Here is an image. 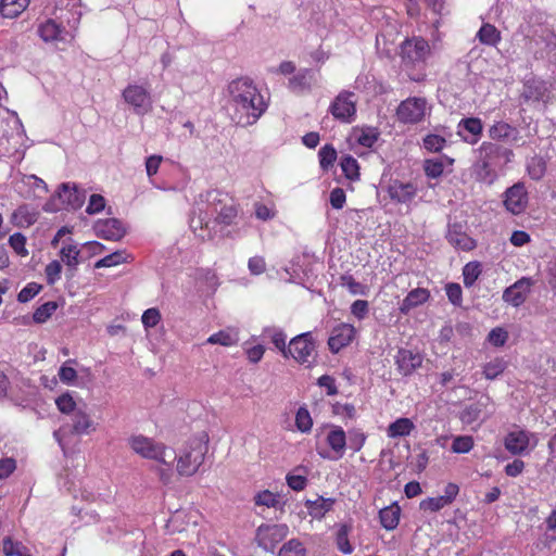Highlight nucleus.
<instances>
[{"instance_id": "32", "label": "nucleus", "mask_w": 556, "mask_h": 556, "mask_svg": "<svg viewBox=\"0 0 556 556\" xmlns=\"http://www.w3.org/2000/svg\"><path fill=\"white\" fill-rule=\"evenodd\" d=\"M333 503L334 500L332 498L317 497L314 501H307L306 507L311 516L321 518L332 508Z\"/></svg>"}, {"instance_id": "28", "label": "nucleus", "mask_w": 556, "mask_h": 556, "mask_svg": "<svg viewBox=\"0 0 556 556\" xmlns=\"http://www.w3.org/2000/svg\"><path fill=\"white\" fill-rule=\"evenodd\" d=\"M326 441L336 453L337 458H341L345 452L346 434L339 426H332L327 434Z\"/></svg>"}, {"instance_id": "31", "label": "nucleus", "mask_w": 556, "mask_h": 556, "mask_svg": "<svg viewBox=\"0 0 556 556\" xmlns=\"http://www.w3.org/2000/svg\"><path fill=\"white\" fill-rule=\"evenodd\" d=\"M29 0H0V13L3 17L14 18L28 5Z\"/></svg>"}, {"instance_id": "52", "label": "nucleus", "mask_w": 556, "mask_h": 556, "mask_svg": "<svg viewBox=\"0 0 556 556\" xmlns=\"http://www.w3.org/2000/svg\"><path fill=\"white\" fill-rule=\"evenodd\" d=\"M10 247L16 252V254L21 256H26L28 254L27 249L25 248L26 244V238L24 235L16 232L13 233L9 238Z\"/></svg>"}, {"instance_id": "17", "label": "nucleus", "mask_w": 556, "mask_h": 556, "mask_svg": "<svg viewBox=\"0 0 556 556\" xmlns=\"http://www.w3.org/2000/svg\"><path fill=\"white\" fill-rule=\"evenodd\" d=\"M355 336V328L350 324H340L334 327L328 340L331 352L338 353L340 350L349 345Z\"/></svg>"}, {"instance_id": "60", "label": "nucleus", "mask_w": 556, "mask_h": 556, "mask_svg": "<svg viewBox=\"0 0 556 556\" xmlns=\"http://www.w3.org/2000/svg\"><path fill=\"white\" fill-rule=\"evenodd\" d=\"M546 527L545 541L546 544L551 546V543L556 542V509L547 517Z\"/></svg>"}, {"instance_id": "25", "label": "nucleus", "mask_w": 556, "mask_h": 556, "mask_svg": "<svg viewBox=\"0 0 556 556\" xmlns=\"http://www.w3.org/2000/svg\"><path fill=\"white\" fill-rule=\"evenodd\" d=\"M96 430V424L91 417L81 409L75 410L72 417V430L73 434H88Z\"/></svg>"}, {"instance_id": "24", "label": "nucleus", "mask_w": 556, "mask_h": 556, "mask_svg": "<svg viewBox=\"0 0 556 556\" xmlns=\"http://www.w3.org/2000/svg\"><path fill=\"white\" fill-rule=\"evenodd\" d=\"M458 129L459 131L464 129L469 134L468 136H464L466 142L476 144L482 135L483 125L478 117H467L458 123Z\"/></svg>"}, {"instance_id": "12", "label": "nucleus", "mask_w": 556, "mask_h": 556, "mask_svg": "<svg viewBox=\"0 0 556 556\" xmlns=\"http://www.w3.org/2000/svg\"><path fill=\"white\" fill-rule=\"evenodd\" d=\"M201 201L198 203V213L190 218V228L193 233L203 241L213 239L214 235L210 227L212 223V216L208 206L204 208Z\"/></svg>"}, {"instance_id": "35", "label": "nucleus", "mask_w": 556, "mask_h": 556, "mask_svg": "<svg viewBox=\"0 0 556 556\" xmlns=\"http://www.w3.org/2000/svg\"><path fill=\"white\" fill-rule=\"evenodd\" d=\"M239 338L236 331L222 330L210 336L206 340V343L220 344L223 346H231L237 344Z\"/></svg>"}, {"instance_id": "27", "label": "nucleus", "mask_w": 556, "mask_h": 556, "mask_svg": "<svg viewBox=\"0 0 556 556\" xmlns=\"http://www.w3.org/2000/svg\"><path fill=\"white\" fill-rule=\"evenodd\" d=\"M430 292L425 288H416L412 290L400 305L402 314H408L413 308L428 301Z\"/></svg>"}, {"instance_id": "9", "label": "nucleus", "mask_w": 556, "mask_h": 556, "mask_svg": "<svg viewBox=\"0 0 556 556\" xmlns=\"http://www.w3.org/2000/svg\"><path fill=\"white\" fill-rule=\"evenodd\" d=\"M315 342L309 332L293 338L288 345V356H292L300 364L308 366L314 361Z\"/></svg>"}, {"instance_id": "11", "label": "nucleus", "mask_w": 556, "mask_h": 556, "mask_svg": "<svg viewBox=\"0 0 556 556\" xmlns=\"http://www.w3.org/2000/svg\"><path fill=\"white\" fill-rule=\"evenodd\" d=\"M430 54L428 41L421 37L406 39L401 45V56L408 63L424 62Z\"/></svg>"}, {"instance_id": "55", "label": "nucleus", "mask_w": 556, "mask_h": 556, "mask_svg": "<svg viewBox=\"0 0 556 556\" xmlns=\"http://www.w3.org/2000/svg\"><path fill=\"white\" fill-rule=\"evenodd\" d=\"M105 204L106 201L101 194H91L86 207V213L89 215L98 214L104 210Z\"/></svg>"}, {"instance_id": "58", "label": "nucleus", "mask_w": 556, "mask_h": 556, "mask_svg": "<svg viewBox=\"0 0 556 556\" xmlns=\"http://www.w3.org/2000/svg\"><path fill=\"white\" fill-rule=\"evenodd\" d=\"M488 339L492 345L503 346L508 339V333L503 328L497 327L490 331Z\"/></svg>"}, {"instance_id": "57", "label": "nucleus", "mask_w": 556, "mask_h": 556, "mask_svg": "<svg viewBox=\"0 0 556 556\" xmlns=\"http://www.w3.org/2000/svg\"><path fill=\"white\" fill-rule=\"evenodd\" d=\"M141 320L146 328H153L160 323L161 313L157 308H148L143 312Z\"/></svg>"}, {"instance_id": "61", "label": "nucleus", "mask_w": 556, "mask_h": 556, "mask_svg": "<svg viewBox=\"0 0 556 556\" xmlns=\"http://www.w3.org/2000/svg\"><path fill=\"white\" fill-rule=\"evenodd\" d=\"M366 441V435L359 430H352L349 432V444L354 452L362 450Z\"/></svg>"}, {"instance_id": "63", "label": "nucleus", "mask_w": 556, "mask_h": 556, "mask_svg": "<svg viewBox=\"0 0 556 556\" xmlns=\"http://www.w3.org/2000/svg\"><path fill=\"white\" fill-rule=\"evenodd\" d=\"M481 404L477 403L467 407L462 414V420L466 424H471L480 418Z\"/></svg>"}, {"instance_id": "38", "label": "nucleus", "mask_w": 556, "mask_h": 556, "mask_svg": "<svg viewBox=\"0 0 556 556\" xmlns=\"http://www.w3.org/2000/svg\"><path fill=\"white\" fill-rule=\"evenodd\" d=\"M127 254L125 251H115L103 258L99 260L96 264V268L112 267L126 262Z\"/></svg>"}, {"instance_id": "23", "label": "nucleus", "mask_w": 556, "mask_h": 556, "mask_svg": "<svg viewBox=\"0 0 556 556\" xmlns=\"http://www.w3.org/2000/svg\"><path fill=\"white\" fill-rule=\"evenodd\" d=\"M315 73L309 68L300 70L289 79V88L298 93L309 91L316 84Z\"/></svg>"}, {"instance_id": "40", "label": "nucleus", "mask_w": 556, "mask_h": 556, "mask_svg": "<svg viewBox=\"0 0 556 556\" xmlns=\"http://www.w3.org/2000/svg\"><path fill=\"white\" fill-rule=\"evenodd\" d=\"M56 308L58 305L55 302H46L35 311L33 318L36 323L42 324L51 317V315L56 311Z\"/></svg>"}, {"instance_id": "62", "label": "nucleus", "mask_w": 556, "mask_h": 556, "mask_svg": "<svg viewBox=\"0 0 556 556\" xmlns=\"http://www.w3.org/2000/svg\"><path fill=\"white\" fill-rule=\"evenodd\" d=\"M62 266L59 261H52L46 267V277L49 285H53L60 279Z\"/></svg>"}, {"instance_id": "7", "label": "nucleus", "mask_w": 556, "mask_h": 556, "mask_svg": "<svg viewBox=\"0 0 556 556\" xmlns=\"http://www.w3.org/2000/svg\"><path fill=\"white\" fill-rule=\"evenodd\" d=\"M123 99L138 115H146L152 111V98L149 90L137 84H129L123 90Z\"/></svg>"}, {"instance_id": "22", "label": "nucleus", "mask_w": 556, "mask_h": 556, "mask_svg": "<svg viewBox=\"0 0 556 556\" xmlns=\"http://www.w3.org/2000/svg\"><path fill=\"white\" fill-rule=\"evenodd\" d=\"M391 200L397 203H408L417 194V188L412 182L393 181L388 189Z\"/></svg>"}, {"instance_id": "39", "label": "nucleus", "mask_w": 556, "mask_h": 556, "mask_svg": "<svg viewBox=\"0 0 556 556\" xmlns=\"http://www.w3.org/2000/svg\"><path fill=\"white\" fill-rule=\"evenodd\" d=\"M79 249L75 244L65 245L61 249V258L70 267L76 268L78 265Z\"/></svg>"}, {"instance_id": "5", "label": "nucleus", "mask_w": 556, "mask_h": 556, "mask_svg": "<svg viewBox=\"0 0 556 556\" xmlns=\"http://www.w3.org/2000/svg\"><path fill=\"white\" fill-rule=\"evenodd\" d=\"M200 199L208 206L211 216H214V223L230 226L237 218V207L228 203L226 197H223L219 191H206L204 194H200Z\"/></svg>"}, {"instance_id": "34", "label": "nucleus", "mask_w": 556, "mask_h": 556, "mask_svg": "<svg viewBox=\"0 0 556 556\" xmlns=\"http://www.w3.org/2000/svg\"><path fill=\"white\" fill-rule=\"evenodd\" d=\"M415 428L409 418H399L388 427V435L390 438L406 437Z\"/></svg>"}, {"instance_id": "45", "label": "nucleus", "mask_w": 556, "mask_h": 556, "mask_svg": "<svg viewBox=\"0 0 556 556\" xmlns=\"http://www.w3.org/2000/svg\"><path fill=\"white\" fill-rule=\"evenodd\" d=\"M318 155L320 166L324 169H328L330 166L333 165L334 161L337 160V151L330 144H326L325 147H323L319 150Z\"/></svg>"}, {"instance_id": "26", "label": "nucleus", "mask_w": 556, "mask_h": 556, "mask_svg": "<svg viewBox=\"0 0 556 556\" xmlns=\"http://www.w3.org/2000/svg\"><path fill=\"white\" fill-rule=\"evenodd\" d=\"M38 35L46 42L63 41L64 28L53 20H47L38 27Z\"/></svg>"}, {"instance_id": "49", "label": "nucleus", "mask_w": 556, "mask_h": 556, "mask_svg": "<svg viewBox=\"0 0 556 556\" xmlns=\"http://www.w3.org/2000/svg\"><path fill=\"white\" fill-rule=\"evenodd\" d=\"M341 285L345 288H348V290L356 295V294H362V295H365L366 292H367V288L357 282L352 276L350 275H344L341 277Z\"/></svg>"}, {"instance_id": "20", "label": "nucleus", "mask_w": 556, "mask_h": 556, "mask_svg": "<svg viewBox=\"0 0 556 556\" xmlns=\"http://www.w3.org/2000/svg\"><path fill=\"white\" fill-rule=\"evenodd\" d=\"M422 364V356L418 352L402 349L396 355L397 369L404 376H408L414 372L415 369L420 367Z\"/></svg>"}, {"instance_id": "48", "label": "nucleus", "mask_w": 556, "mask_h": 556, "mask_svg": "<svg viewBox=\"0 0 556 556\" xmlns=\"http://www.w3.org/2000/svg\"><path fill=\"white\" fill-rule=\"evenodd\" d=\"M266 333L269 334L271 342L283 354V356L288 357V346L286 345V334L281 330H278L275 328L266 329Z\"/></svg>"}, {"instance_id": "30", "label": "nucleus", "mask_w": 556, "mask_h": 556, "mask_svg": "<svg viewBox=\"0 0 556 556\" xmlns=\"http://www.w3.org/2000/svg\"><path fill=\"white\" fill-rule=\"evenodd\" d=\"M400 514L401 508L396 504L384 507L379 513L381 526L387 530L395 529L400 521Z\"/></svg>"}, {"instance_id": "56", "label": "nucleus", "mask_w": 556, "mask_h": 556, "mask_svg": "<svg viewBox=\"0 0 556 556\" xmlns=\"http://www.w3.org/2000/svg\"><path fill=\"white\" fill-rule=\"evenodd\" d=\"M424 169L428 177L438 178L442 175L444 166L440 160H427Z\"/></svg>"}, {"instance_id": "14", "label": "nucleus", "mask_w": 556, "mask_h": 556, "mask_svg": "<svg viewBox=\"0 0 556 556\" xmlns=\"http://www.w3.org/2000/svg\"><path fill=\"white\" fill-rule=\"evenodd\" d=\"M531 438H534V434L517 429L506 434L504 446L511 455H523L528 452Z\"/></svg>"}, {"instance_id": "16", "label": "nucleus", "mask_w": 556, "mask_h": 556, "mask_svg": "<svg viewBox=\"0 0 556 556\" xmlns=\"http://www.w3.org/2000/svg\"><path fill=\"white\" fill-rule=\"evenodd\" d=\"M98 237L104 240L119 241L126 233L123 223L117 218L99 219L94 224Z\"/></svg>"}, {"instance_id": "29", "label": "nucleus", "mask_w": 556, "mask_h": 556, "mask_svg": "<svg viewBox=\"0 0 556 556\" xmlns=\"http://www.w3.org/2000/svg\"><path fill=\"white\" fill-rule=\"evenodd\" d=\"M446 238L453 247L464 251L472 250L476 247L475 241L455 226L448 229Z\"/></svg>"}, {"instance_id": "18", "label": "nucleus", "mask_w": 556, "mask_h": 556, "mask_svg": "<svg viewBox=\"0 0 556 556\" xmlns=\"http://www.w3.org/2000/svg\"><path fill=\"white\" fill-rule=\"evenodd\" d=\"M521 97L526 102H546L549 98V88L543 80L529 79L523 85Z\"/></svg>"}, {"instance_id": "10", "label": "nucleus", "mask_w": 556, "mask_h": 556, "mask_svg": "<svg viewBox=\"0 0 556 556\" xmlns=\"http://www.w3.org/2000/svg\"><path fill=\"white\" fill-rule=\"evenodd\" d=\"M329 112L336 119L351 123L356 114V98L351 91H341L329 106Z\"/></svg>"}, {"instance_id": "1", "label": "nucleus", "mask_w": 556, "mask_h": 556, "mask_svg": "<svg viewBox=\"0 0 556 556\" xmlns=\"http://www.w3.org/2000/svg\"><path fill=\"white\" fill-rule=\"evenodd\" d=\"M228 110L239 126L253 125L264 114L267 104L252 79L241 77L228 85Z\"/></svg>"}, {"instance_id": "44", "label": "nucleus", "mask_w": 556, "mask_h": 556, "mask_svg": "<svg viewBox=\"0 0 556 556\" xmlns=\"http://www.w3.org/2000/svg\"><path fill=\"white\" fill-rule=\"evenodd\" d=\"M254 502L258 506L277 507L279 505V495L268 490L258 492L254 496Z\"/></svg>"}, {"instance_id": "15", "label": "nucleus", "mask_w": 556, "mask_h": 556, "mask_svg": "<svg viewBox=\"0 0 556 556\" xmlns=\"http://www.w3.org/2000/svg\"><path fill=\"white\" fill-rule=\"evenodd\" d=\"M532 285L530 278L522 277L504 290L503 300L515 307L520 306L527 300Z\"/></svg>"}, {"instance_id": "2", "label": "nucleus", "mask_w": 556, "mask_h": 556, "mask_svg": "<svg viewBox=\"0 0 556 556\" xmlns=\"http://www.w3.org/2000/svg\"><path fill=\"white\" fill-rule=\"evenodd\" d=\"M128 444L142 458L154 460L160 465L156 470L164 484L172 481L176 459V452L172 447L141 434L130 437Z\"/></svg>"}, {"instance_id": "46", "label": "nucleus", "mask_w": 556, "mask_h": 556, "mask_svg": "<svg viewBox=\"0 0 556 556\" xmlns=\"http://www.w3.org/2000/svg\"><path fill=\"white\" fill-rule=\"evenodd\" d=\"M295 425L301 432H308L312 429L313 420L309 412L305 407H300L298 409Z\"/></svg>"}, {"instance_id": "50", "label": "nucleus", "mask_w": 556, "mask_h": 556, "mask_svg": "<svg viewBox=\"0 0 556 556\" xmlns=\"http://www.w3.org/2000/svg\"><path fill=\"white\" fill-rule=\"evenodd\" d=\"M42 289L41 285L36 282L27 283L17 294V300L21 303H26L36 296Z\"/></svg>"}, {"instance_id": "8", "label": "nucleus", "mask_w": 556, "mask_h": 556, "mask_svg": "<svg viewBox=\"0 0 556 556\" xmlns=\"http://www.w3.org/2000/svg\"><path fill=\"white\" fill-rule=\"evenodd\" d=\"M286 525H261L256 529L255 540L260 547L266 552H274L276 546L288 535Z\"/></svg>"}, {"instance_id": "6", "label": "nucleus", "mask_w": 556, "mask_h": 556, "mask_svg": "<svg viewBox=\"0 0 556 556\" xmlns=\"http://www.w3.org/2000/svg\"><path fill=\"white\" fill-rule=\"evenodd\" d=\"M427 112L428 106L425 98L410 97L399 104L396 116L403 124H418L425 119Z\"/></svg>"}, {"instance_id": "41", "label": "nucleus", "mask_w": 556, "mask_h": 556, "mask_svg": "<svg viewBox=\"0 0 556 556\" xmlns=\"http://www.w3.org/2000/svg\"><path fill=\"white\" fill-rule=\"evenodd\" d=\"M505 362L501 358H495L483 367V376L489 379L493 380L497 378L504 370H505Z\"/></svg>"}, {"instance_id": "54", "label": "nucleus", "mask_w": 556, "mask_h": 556, "mask_svg": "<svg viewBox=\"0 0 556 556\" xmlns=\"http://www.w3.org/2000/svg\"><path fill=\"white\" fill-rule=\"evenodd\" d=\"M55 404H56L59 410L62 412L63 414L75 413V410H77L76 403L68 393H64V394L60 395L55 400Z\"/></svg>"}, {"instance_id": "4", "label": "nucleus", "mask_w": 556, "mask_h": 556, "mask_svg": "<svg viewBox=\"0 0 556 556\" xmlns=\"http://www.w3.org/2000/svg\"><path fill=\"white\" fill-rule=\"evenodd\" d=\"M478 161L476 163V172L480 180L492 181L494 177V168L500 164L501 160L508 163L514 157L511 149L505 148L494 142L484 141L478 149Z\"/></svg>"}, {"instance_id": "42", "label": "nucleus", "mask_w": 556, "mask_h": 556, "mask_svg": "<svg viewBox=\"0 0 556 556\" xmlns=\"http://www.w3.org/2000/svg\"><path fill=\"white\" fill-rule=\"evenodd\" d=\"M473 447V439L470 435H459L454 438L451 450L456 454H465Z\"/></svg>"}, {"instance_id": "33", "label": "nucleus", "mask_w": 556, "mask_h": 556, "mask_svg": "<svg viewBox=\"0 0 556 556\" xmlns=\"http://www.w3.org/2000/svg\"><path fill=\"white\" fill-rule=\"evenodd\" d=\"M477 38L481 43L494 47L501 40V33L495 26L486 23L477 33Z\"/></svg>"}, {"instance_id": "3", "label": "nucleus", "mask_w": 556, "mask_h": 556, "mask_svg": "<svg viewBox=\"0 0 556 556\" xmlns=\"http://www.w3.org/2000/svg\"><path fill=\"white\" fill-rule=\"evenodd\" d=\"M207 442V435L202 433L199 437L190 439L179 452L176 453L175 463L178 476L191 477L198 472L208 451Z\"/></svg>"}, {"instance_id": "64", "label": "nucleus", "mask_w": 556, "mask_h": 556, "mask_svg": "<svg viewBox=\"0 0 556 556\" xmlns=\"http://www.w3.org/2000/svg\"><path fill=\"white\" fill-rule=\"evenodd\" d=\"M368 311L369 305L365 300H356L351 305V313L359 320L367 316Z\"/></svg>"}, {"instance_id": "21", "label": "nucleus", "mask_w": 556, "mask_h": 556, "mask_svg": "<svg viewBox=\"0 0 556 556\" xmlns=\"http://www.w3.org/2000/svg\"><path fill=\"white\" fill-rule=\"evenodd\" d=\"M58 197L73 210L80 208L86 200V192L79 190L77 185L62 184Z\"/></svg>"}, {"instance_id": "53", "label": "nucleus", "mask_w": 556, "mask_h": 556, "mask_svg": "<svg viewBox=\"0 0 556 556\" xmlns=\"http://www.w3.org/2000/svg\"><path fill=\"white\" fill-rule=\"evenodd\" d=\"M447 505H450L448 502L442 495L438 497H429L420 503L421 509L432 513L438 511Z\"/></svg>"}, {"instance_id": "37", "label": "nucleus", "mask_w": 556, "mask_h": 556, "mask_svg": "<svg viewBox=\"0 0 556 556\" xmlns=\"http://www.w3.org/2000/svg\"><path fill=\"white\" fill-rule=\"evenodd\" d=\"M351 531V527L346 523L341 525L337 532V546L344 554H351L353 552V546L349 541V533Z\"/></svg>"}, {"instance_id": "59", "label": "nucleus", "mask_w": 556, "mask_h": 556, "mask_svg": "<svg viewBox=\"0 0 556 556\" xmlns=\"http://www.w3.org/2000/svg\"><path fill=\"white\" fill-rule=\"evenodd\" d=\"M445 139L438 135H428L424 139V147L433 152H439L443 149Z\"/></svg>"}, {"instance_id": "43", "label": "nucleus", "mask_w": 556, "mask_h": 556, "mask_svg": "<svg viewBox=\"0 0 556 556\" xmlns=\"http://www.w3.org/2000/svg\"><path fill=\"white\" fill-rule=\"evenodd\" d=\"M279 556H305V548L299 540L292 539L282 545Z\"/></svg>"}, {"instance_id": "47", "label": "nucleus", "mask_w": 556, "mask_h": 556, "mask_svg": "<svg viewBox=\"0 0 556 556\" xmlns=\"http://www.w3.org/2000/svg\"><path fill=\"white\" fill-rule=\"evenodd\" d=\"M341 167L342 172L349 179L353 180L358 178V163L353 156H344L341 161Z\"/></svg>"}, {"instance_id": "19", "label": "nucleus", "mask_w": 556, "mask_h": 556, "mask_svg": "<svg viewBox=\"0 0 556 556\" xmlns=\"http://www.w3.org/2000/svg\"><path fill=\"white\" fill-rule=\"evenodd\" d=\"M489 137L492 140L495 141H503L506 143H513L518 141L520 138L519 130L509 125L508 123H505L503 121L495 122L490 128H489Z\"/></svg>"}, {"instance_id": "13", "label": "nucleus", "mask_w": 556, "mask_h": 556, "mask_svg": "<svg viewBox=\"0 0 556 556\" xmlns=\"http://www.w3.org/2000/svg\"><path fill=\"white\" fill-rule=\"evenodd\" d=\"M528 204V192L525 185L517 182L505 192L504 205L507 211L518 215L522 213Z\"/></svg>"}, {"instance_id": "36", "label": "nucleus", "mask_w": 556, "mask_h": 556, "mask_svg": "<svg viewBox=\"0 0 556 556\" xmlns=\"http://www.w3.org/2000/svg\"><path fill=\"white\" fill-rule=\"evenodd\" d=\"M527 170L533 180H540L546 172V162L542 156L534 155L527 162Z\"/></svg>"}, {"instance_id": "51", "label": "nucleus", "mask_w": 556, "mask_h": 556, "mask_svg": "<svg viewBox=\"0 0 556 556\" xmlns=\"http://www.w3.org/2000/svg\"><path fill=\"white\" fill-rule=\"evenodd\" d=\"M480 267L477 263H468L463 269L464 283L471 287L480 275Z\"/></svg>"}]
</instances>
